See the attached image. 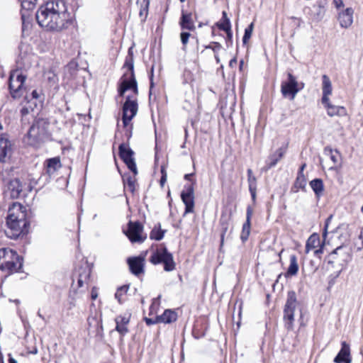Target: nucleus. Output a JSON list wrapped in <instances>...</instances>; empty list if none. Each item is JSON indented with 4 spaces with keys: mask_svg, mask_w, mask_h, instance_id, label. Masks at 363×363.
<instances>
[{
    "mask_svg": "<svg viewBox=\"0 0 363 363\" xmlns=\"http://www.w3.org/2000/svg\"><path fill=\"white\" fill-rule=\"evenodd\" d=\"M320 245V238L317 233H313L308 238L306 244V252L308 253Z\"/></svg>",
    "mask_w": 363,
    "mask_h": 363,
    "instance_id": "7c9ffc66",
    "label": "nucleus"
},
{
    "mask_svg": "<svg viewBox=\"0 0 363 363\" xmlns=\"http://www.w3.org/2000/svg\"><path fill=\"white\" fill-rule=\"evenodd\" d=\"M306 179L305 175H297L296 179L294 184V188L296 189V192L298 189L306 191Z\"/></svg>",
    "mask_w": 363,
    "mask_h": 363,
    "instance_id": "e433bc0d",
    "label": "nucleus"
},
{
    "mask_svg": "<svg viewBox=\"0 0 363 363\" xmlns=\"http://www.w3.org/2000/svg\"><path fill=\"white\" fill-rule=\"evenodd\" d=\"M161 173H162V176H161L160 182V185L162 186H163L164 183L167 181V173H166L165 170L163 168H162V169H161Z\"/></svg>",
    "mask_w": 363,
    "mask_h": 363,
    "instance_id": "49530a36",
    "label": "nucleus"
},
{
    "mask_svg": "<svg viewBox=\"0 0 363 363\" xmlns=\"http://www.w3.org/2000/svg\"><path fill=\"white\" fill-rule=\"evenodd\" d=\"M252 215V209L250 206H247L246 211V221L242 225L240 239L242 242H245L250 234L251 217Z\"/></svg>",
    "mask_w": 363,
    "mask_h": 363,
    "instance_id": "412c9836",
    "label": "nucleus"
},
{
    "mask_svg": "<svg viewBox=\"0 0 363 363\" xmlns=\"http://www.w3.org/2000/svg\"><path fill=\"white\" fill-rule=\"evenodd\" d=\"M144 320L147 325H152L160 323L158 315L155 319L145 317L144 318Z\"/></svg>",
    "mask_w": 363,
    "mask_h": 363,
    "instance_id": "a18cd8bd",
    "label": "nucleus"
},
{
    "mask_svg": "<svg viewBox=\"0 0 363 363\" xmlns=\"http://www.w3.org/2000/svg\"><path fill=\"white\" fill-rule=\"evenodd\" d=\"M125 182L126 185L128 186V189L131 192H133L135 191V181H134V179L130 176H128L126 178V180H125Z\"/></svg>",
    "mask_w": 363,
    "mask_h": 363,
    "instance_id": "c03bdc74",
    "label": "nucleus"
},
{
    "mask_svg": "<svg viewBox=\"0 0 363 363\" xmlns=\"http://www.w3.org/2000/svg\"><path fill=\"white\" fill-rule=\"evenodd\" d=\"M306 164L305 163H304V164H303L300 167V168H299V169H298V172L297 175H304V174H303V170H304V169L306 168Z\"/></svg>",
    "mask_w": 363,
    "mask_h": 363,
    "instance_id": "603ef678",
    "label": "nucleus"
},
{
    "mask_svg": "<svg viewBox=\"0 0 363 363\" xmlns=\"http://www.w3.org/2000/svg\"><path fill=\"white\" fill-rule=\"evenodd\" d=\"M254 28V23H251L245 29L244 35L242 37V43L244 45L247 44L250 38H251L252 31Z\"/></svg>",
    "mask_w": 363,
    "mask_h": 363,
    "instance_id": "4c0bfd02",
    "label": "nucleus"
},
{
    "mask_svg": "<svg viewBox=\"0 0 363 363\" xmlns=\"http://www.w3.org/2000/svg\"><path fill=\"white\" fill-rule=\"evenodd\" d=\"M289 261L290 264L285 274L286 277L295 276L298 272L299 267L297 262V257L295 255H291Z\"/></svg>",
    "mask_w": 363,
    "mask_h": 363,
    "instance_id": "cd10ccee",
    "label": "nucleus"
},
{
    "mask_svg": "<svg viewBox=\"0 0 363 363\" xmlns=\"http://www.w3.org/2000/svg\"><path fill=\"white\" fill-rule=\"evenodd\" d=\"M224 32H225L226 35H227V38H226V43H232L233 42V32H232V30L231 28L229 30H223Z\"/></svg>",
    "mask_w": 363,
    "mask_h": 363,
    "instance_id": "de8ad7c7",
    "label": "nucleus"
},
{
    "mask_svg": "<svg viewBox=\"0 0 363 363\" xmlns=\"http://www.w3.org/2000/svg\"><path fill=\"white\" fill-rule=\"evenodd\" d=\"M61 167L60 160L58 157L47 160V172L51 175Z\"/></svg>",
    "mask_w": 363,
    "mask_h": 363,
    "instance_id": "c756f323",
    "label": "nucleus"
},
{
    "mask_svg": "<svg viewBox=\"0 0 363 363\" xmlns=\"http://www.w3.org/2000/svg\"><path fill=\"white\" fill-rule=\"evenodd\" d=\"M97 297V294L94 291V289L92 288V301L95 300Z\"/></svg>",
    "mask_w": 363,
    "mask_h": 363,
    "instance_id": "bf43d9fd",
    "label": "nucleus"
},
{
    "mask_svg": "<svg viewBox=\"0 0 363 363\" xmlns=\"http://www.w3.org/2000/svg\"><path fill=\"white\" fill-rule=\"evenodd\" d=\"M237 65V59L236 57H233L229 62V67H234Z\"/></svg>",
    "mask_w": 363,
    "mask_h": 363,
    "instance_id": "864d4df0",
    "label": "nucleus"
},
{
    "mask_svg": "<svg viewBox=\"0 0 363 363\" xmlns=\"http://www.w3.org/2000/svg\"><path fill=\"white\" fill-rule=\"evenodd\" d=\"M216 26L220 30H229L231 28V23L230 18L228 17L227 12L223 11L222 12V18L220 21L216 23Z\"/></svg>",
    "mask_w": 363,
    "mask_h": 363,
    "instance_id": "2f4dec72",
    "label": "nucleus"
},
{
    "mask_svg": "<svg viewBox=\"0 0 363 363\" xmlns=\"http://www.w3.org/2000/svg\"><path fill=\"white\" fill-rule=\"evenodd\" d=\"M127 166V167L134 174H138L136 163L135 162V160H133L131 161L127 162L125 163Z\"/></svg>",
    "mask_w": 363,
    "mask_h": 363,
    "instance_id": "37998d69",
    "label": "nucleus"
},
{
    "mask_svg": "<svg viewBox=\"0 0 363 363\" xmlns=\"http://www.w3.org/2000/svg\"><path fill=\"white\" fill-rule=\"evenodd\" d=\"M118 152L119 156L124 163L134 160V152L130 147H127L124 143L119 145Z\"/></svg>",
    "mask_w": 363,
    "mask_h": 363,
    "instance_id": "393cba45",
    "label": "nucleus"
},
{
    "mask_svg": "<svg viewBox=\"0 0 363 363\" xmlns=\"http://www.w3.org/2000/svg\"><path fill=\"white\" fill-rule=\"evenodd\" d=\"M130 288V284H125L121 286H119L115 294V298L117 299L118 302L120 304H122L123 303V300L122 298L123 296L125 294H127L128 289Z\"/></svg>",
    "mask_w": 363,
    "mask_h": 363,
    "instance_id": "c9c22d12",
    "label": "nucleus"
},
{
    "mask_svg": "<svg viewBox=\"0 0 363 363\" xmlns=\"http://www.w3.org/2000/svg\"><path fill=\"white\" fill-rule=\"evenodd\" d=\"M323 252V245H320V247L314 251L315 256L319 257Z\"/></svg>",
    "mask_w": 363,
    "mask_h": 363,
    "instance_id": "3c124183",
    "label": "nucleus"
},
{
    "mask_svg": "<svg viewBox=\"0 0 363 363\" xmlns=\"http://www.w3.org/2000/svg\"><path fill=\"white\" fill-rule=\"evenodd\" d=\"M304 84L298 83L291 72L287 73V80L281 82V92L284 97H289L291 100L294 99L297 93L303 89Z\"/></svg>",
    "mask_w": 363,
    "mask_h": 363,
    "instance_id": "423d86ee",
    "label": "nucleus"
},
{
    "mask_svg": "<svg viewBox=\"0 0 363 363\" xmlns=\"http://www.w3.org/2000/svg\"><path fill=\"white\" fill-rule=\"evenodd\" d=\"M327 4L328 0H318L315 4L313 6L311 11L315 21H320L323 18L326 11Z\"/></svg>",
    "mask_w": 363,
    "mask_h": 363,
    "instance_id": "aec40b11",
    "label": "nucleus"
},
{
    "mask_svg": "<svg viewBox=\"0 0 363 363\" xmlns=\"http://www.w3.org/2000/svg\"><path fill=\"white\" fill-rule=\"evenodd\" d=\"M150 262L154 265L163 264L165 272H172L176 267L172 254L168 251L164 244H161L160 247L152 254Z\"/></svg>",
    "mask_w": 363,
    "mask_h": 363,
    "instance_id": "39448f33",
    "label": "nucleus"
},
{
    "mask_svg": "<svg viewBox=\"0 0 363 363\" xmlns=\"http://www.w3.org/2000/svg\"><path fill=\"white\" fill-rule=\"evenodd\" d=\"M143 225L139 221H129L128 223V229L124 230V233L132 242H143L146 237L142 236Z\"/></svg>",
    "mask_w": 363,
    "mask_h": 363,
    "instance_id": "1a4fd4ad",
    "label": "nucleus"
},
{
    "mask_svg": "<svg viewBox=\"0 0 363 363\" xmlns=\"http://www.w3.org/2000/svg\"><path fill=\"white\" fill-rule=\"evenodd\" d=\"M335 152L336 155H340V152L337 150H335Z\"/></svg>",
    "mask_w": 363,
    "mask_h": 363,
    "instance_id": "774afa93",
    "label": "nucleus"
},
{
    "mask_svg": "<svg viewBox=\"0 0 363 363\" xmlns=\"http://www.w3.org/2000/svg\"><path fill=\"white\" fill-rule=\"evenodd\" d=\"M153 69H154V67H152L151 69V76H150V98L151 97L152 89L154 86L153 79H152L153 78Z\"/></svg>",
    "mask_w": 363,
    "mask_h": 363,
    "instance_id": "09e8293b",
    "label": "nucleus"
},
{
    "mask_svg": "<svg viewBox=\"0 0 363 363\" xmlns=\"http://www.w3.org/2000/svg\"><path fill=\"white\" fill-rule=\"evenodd\" d=\"M243 65H244V61L243 60H241L240 61V63H239V68H240V70L241 71L242 69V67H243Z\"/></svg>",
    "mask_w": 363,
    "mask_h": 363,
    "instance_id": "052dcab7",
    "label": "nucleus"
},
{
    "mask_svg": "<svg viewBox=\"0 0 363 363\" xmlns=\"http://www.w3.org/2000/svg\"><path fill=\"white\" fill-rule=\"evenodd\" d=\"M220 247H223L224 242V237L228 230V218L225 216L222 215L220 218Z\"/></svg>",
    "mask_w": 363,
    "mask_h": 363,
    "instance_id": "72a5a7b5",
    "label": "nucleus"
},
{
    "mask_svg": "<svg viewBox=\"0 0 363 363\" xmlns=\"http://www.w3.org/2000/svg\"><path fill=\"white\" fill-rule=\"evenodd\" d=\"M131 274L138 277L145 272V257L142 255L130 257L126 260Z\"/></svg>",
    "mask_w": 363,
    "mask_h": 363,
    "instance_id": "ddd939ff",
    "label": "nucleus"
},
{
    "mask_svg": "<svg viewBox=\"0 0 363 363\" xmlns=\"http://www.w3.org/2000/svg\"><path fill=\"white\" fill-rule=\"evenodd\" d=\"M123 68H127L130 72V75L129 77H126L127 74L125 73L123 75L118 89V95L123 96L125 92L128 90H132L137 94L138 91V83L134 73V58L132 47L128 49Z\"/></svg>",
    "mask_w": 363,
    "mask_h": 363,
    "instance_id": "7ed1b4c3",
    "label": "nucleus"
},
{
    "mask_svg": "<svg viewBox=\"0 0 363 363\" xmlns=\"http://www.w3.org/2000/svg\"><path fill=\"white\" fill-rule=\"evenodd\" d=\"M330 259L329 264H333L335 262L347 263L351 259L350 249L345 245H342L336 247L329 255Z\"/></svg>",
    "mask_w": 363,
    "mask_h": 363,
    "instance_id": "f8f14e48",
    "label": "nucleus"
},
{
    "mask_svg": "<svg viewBox=\"0 0 363 363\" xmlns=\"http://www.w3.org/2000/svg\"><path fill=\"white\" fill-rule=\"evenodd\" d=\"M37 352H38L37 349H35V350H33V354H36Z\"/></svg>",
    "mask_w": 363,
    "mask_h": 363,
    "instance_id": "338daca9",
    "label": "nucleus"
},
{
    "mask_svg": "<svg viewBox=\"0 0 363 363\" xmlns=\"http://www.w3.org/2000/svg\"><path fill=\"white\" fill-rule=\"evenodd\" d=\"M138 111V103L136 101L130 99V96H127L123 106L122 121L123 125L127 126L130 121L134 118Z\"/></svg>",
    "mask_w": 363,
    "mask_h": 363,
    "instance_id": "9b49d317",
    "label": "nucleus"
},
{
    "mask_svg": "<svg viewBox=\"0 0 363 363\" xmlns=\"http://www.w3.org/2000/svg\"><path fill=\"white\" fill-rule=\"evenodd\" d=\"M247 182L252 199L255 201L256 199L257 179L252 174V170L251 169H247Z\"/></svg>",
    "mask_w": 363,
    "mask_h": 363,
    "instance_id": "c85d7f7f",
    "label": "nucleus"
},
{
    "mask_svg": "<svg viewBox=\"0 0 363 363\" xmlns=\"http://www.w3.org/2000/svg\"><path fill=\"white\" fill-rule=\"evenodd\" d=\"M186 184L181 193V199L185 205L184 214L190 213L194 208V184Z\"/></svg>",
    "mask_w": 363,
    "mask_h": 363,
    "instance_id": "9d476101",
    "label": "nucleus"
},
{
    "mask_svg": "<svg viewBox=\"0 0 363 363\" xmlns=\"http://www.w3.org/2000/svg\"><path fill=\"white\" fill-rule=\"evenodd\" d=\"M130 314L128 315H118L116 316L115 321L116 323V330L118 332V333L121 336H124L128 333V328L127 325L130 322Z\"/></svg>",
    "mask_w": 363,
    "mask_h": 363,
    "instance_id": "f3484780",
    "label": "nucleus"
},
{
    "mask_svg": "<svg viewBox=\"0 0 363 363\" xmlns=\"http://www.w3.org/2000/svg\"><path fill=\"white\" fill-rule=\"evenodd\" d=\"M297 299L294 291H289L287 293V298L284 308V320L286 328L291 330L294 321V312L296 308Z\"/></svg>",
    "mask_w": 363,
    "mask_h": 363,
    "instance_id": "0eeeda50",
    "label": "nucleus"
},
{
    "mask_svg": "<svg viewBox=\"0 0 363 363\" xmlns=\"http://www.w3.org/2000/svg\"><path fill=\"white\" fill-rule=\"evenodd\" d=\"M0 363H4L3 356L1 352H0Z\"/></svg>",
    "mask_w": 363,
    "mask_h": 363,
    "instance_id": "0e129e2a",
    "label": "nucleus"
},
{
    "mask_svg": "<svg viewBox=\"0 0 363 363\" xmlns=\"http://www.w3.org/2000/svg\"><path fill=\"white\" fill-rule=\"evenodd\" d=\"M26 215V207L18 202H13L9 207L5 230L8 238L16 240L23 233L27 225Z\"/></svg>",
    "mask_w": 363,
    "mask_h": 363,
    "instance_id": "f03ea898",
    "label": "nucleus"
},
{
    "mask_svg": "<svg viewBox=\"0 0 363 363\" xmlns=\"http://www.w3.org/2000/svg\"><path fill=\"white\" fill-rule=\"evenodd\" d=\"M193 176H194V173L186 174L184 175V179L188 180V181H191V178Z\"/></svg>",
    "mask_w": 363,
    "mask_h": 363,
    "instance_id": "4d7b16f0",
    "label": "nucleus"
},
{
    "mask_svg": "<svg viewBox=\"0 0 363 363\" xmlns=\"http://www.w3.org/2000/svg\"><path fill=\"white\" fill-rule=\"evenodd\" d=\"M38 129H39L38 125H36V124H33V125L30 127V130H29V131H28V136L29 138H37V133H38Z\"/></svg>",
    "mask_w": 363,
    "mask_h": 363,
    "instance_id": "79ce46f5",
    "label": "nucleus"
},
{
    "mask_svg": "<svg viewBox=\"0 0 363 363\" xmlns=\"http://www.w3.org/2000/svg\"><path fill=\"white\" fill-rule=\"evenodd\" d=\"M38 24L48 31L61 32L73 23L64 0H52L40 6L36 13Z\"/></svg>",
    "mask_w": 363,
    "mask_h": 363,
    "instance_id": "f257e3e1",
    "label": "nucleus"
},
{
    "mask_svg": "<svg viewBox=\"0 0 363 363\" xmlns=\"http://www.w3.org/2000/svg\"><path fill=\"white\" fill-rule=\"evenodd\" d=\"M333 4L337 9H339L344 6L342 0H333Z\"/></svg>",
    "mask_w": 363,
    "mask_h": 363,
    "instance_id": "8fccbe9b",
    "label": "nucleus"
},
{
    "mask_svg": "<svg viewBox=\"0 0 363 363\" xmlns=\"http://www.w3.org/2000/svg\"><path fill=\"white\" fill-rule=\"evenodd\" d=\"M221 44L218 42H212L211 44L206 46V49H211L214 54L218 53L221 50Z\"/></svg>",
    "mask_w": 363,
    "mask_h": 363,
    "instance_id": "ea45409f",
    "label": "nucleus"
},
{
    "mask_svg": "<svg viewBox=\"0 0 363 363\" xmlns=\"http://www.w3.org/2000/svg\"><path fill=\"white\" fill-rule=\"evenodd\" d=\"M324 153L327 155H329L330 160L335 164L337 162V157L335 155L333 154V150L330 146H326L324 148Z\"/></svg>",
    "mask_w": 363,
    "mask_h": 363,
    "instance_id": "a19ab883",
    "label": "nucleus"
},
{
    "mask_svg": "<svg viewBox=\"0 0 363 363\" xmlns=\"http://www.w3.org/2000/svg\"><path fill=\"white\" fill-rule=\"evenodd\" d=\"M31 95L33 99H38L40 97L39 93L36 90H33Z\"/></svg>",
    "mask_w": 363,
    "mask_h": 363,
    "instance_id": "5fc2aeb1",
    "label": "nucleus"
},
{
    "mask_svg": "<svg viewBox=\"0 0 363 363\" xmlns=\"http://www.w3.org/2000/svg\"><path fill=\"white\" fill-rule=\"evenodd\" d=\"M11 142L5 138L0 137V162H5L11 156Z\"/></svg>",
    "mask_w": 363,
    "mask_h": 363,
    "instance_id": "2eb2a0df",
    "label": "nucleus"
},
{
    "mask_svg": "<svg viewBox=\"0 0 363 363\" xmlns=\"http://www.w3.org/2000/svg\"><path fill=\"white\" fill-rule=\"evenodd\" d=\"M22 191V185L19 179H14L10 181L8 184V190L6 193H9L10 197L16 199L19 196Z\"/></svg>",
    "mask_w": 363,
    "mask_h": 363,
    "instance_id": "5701e85b",
    "label": "nucleus"
},
{
    "mask_svg": "<svg viewBox=\"0 0 363 363\" xmlns=\"http://www.w3.org/2000/svg\"><path fill=\"white\" fill-rule=\"evenodd\" d=\"M29 108L32 109L33 108L31 106H29L28 108V107H23L22 109H21V113L23 115H26V114H28V112H29Z\"/></svg>",
    "mask_w": 363,
    "mask_h": 363,
    "instance_id": "6e6d98bb",
    "label": "nucleus"
},
{
    "mask_svg": "<svg viewBox=\"0 0 363 363\" xmlns=\"http://www.w3.org/2000/svg\"><path fill=\"white\" fill-rule=\"evenodd\" d=\"M309 184L312 190L313 191L315 196L317 198H320L322 196L324 191V184L323 180L320 178H315L311 180Z\"/></svg>",
    "mask_w": 363,
    "mask_h": 363,
    "instance_id": "bb28decb",
    "label": "nucleus"
},
{
    "mask_svg": "<svg viewBox=\"0 0 363 363\" xmlns=\"http://www.w3.org/2000/svg\"><path fill=\"white\" fill-rule=\"evenodd\" d=\"M91 274V268H88L87 272L84 274H80L78 279L79 287H87L89 284V277Z\"/></svg>",
    "mask_w": 363,
    "mask_h": 363,
    "instance_id": "f704fd0d",
    "label": "nucleus"
},
{
    "mask_svg": "<svg viewBox=\"0 0 363 363\" xmlns=\"http://www.w3.org/2000/svg\"><path fill=\"white\" fill-rule=\"evenodd\" d=\"M158 316L160 323L167 324L175 322L177 319V313L171 309H166L162 315Z\"/></svg>",
    "mask_w": 363,
    "mask_h": 363,
    "instance_id": "a878e982",
    "label": "nucleus"
},
{
    "mask_svg": "<svg viewBox=\"0 0 363 363\" xmlns=\"http://www.w3.org/2000/svg\"><path fill=\"white\" fill-rule=\"evenodd\" d=\"M87 116H88L89 117H91V109H89V112H88V113H87Z\"/></svg>",
    "mask_w": 363,
    "mask_h": 363,
    "instance_id": "69168bd1",
    "label": "nucleus"
},
{
    "mask_svg": "<svg viewBox=\"0 0 363 363\" xmlns=\"http://www.w3.org/2000/svg\"><path fill=\"white\" fill-rule=\"evenodd\" d=\"M166 230L161 229L160 223H157V225L151 230L150 233V238L151 240L160 241L163 239Z\"/></svg>",
    "mask_w": 363,
    "mask_h": 363,
    "instance_id": "473e14b6",
    "label": "nucleus"
},
{
    "mask_svg": "<svg viewBox=\"0 0 363 363\" xmlns=\"http://www.w3.org/2000/svg\"><path fill=\"white\" fill-rule=\"evenodd\" d=\"M284 153L285 150L282 147H279L274 153L270 155L266 161V166L264 167V170L267 172L276 166L278 162L284 157Z\"/></svg>",
    "mask_w": 363,
    "mask_h": 363,
    "instance_id": "4be33fe9",
    "label": "nucleus"
},
{
    "mask_svg": "<svg viewBox=\"0 0 363 363\" xmlns=\"http://www.w3.org/2000/svg\"><path fill=\"white\" fill-rule=\"evenodd\" d=\"M9 361V363H17L16 360H15L12 357H10Z\"/></svg>",
    "mask_w": 363,
    "mask_h": 363,
    "instance_id": "680f3d73",
    "label": "nucleus"
},
{
    "mask_svg": "<svg viewBox=\"0 0 363 363\" xmlns=\"http://www.w3.org/2000/svg\"><path fill=\"white\" fill-rule=\"evenodd\" d=\"M214 57H215V60H216V62H217L218 64V63H220V57H219V56H218V53L214 54Z\"/></svg>",
    "mask_w": 363,
    "mask_h": 363,
    "instance_id": "13d9d810",
    "label": "nucleus"
},
{
    "mask_svg": "<svg viewBox=\"0 0 363 363\" xmlns=\"http://www.w3.org/2000/svg\"><path fill=\"white\" fill-rule=\"evenodd\" d=\"M26 77L19 70L13 71L9 77V89L13 98L18 99L25 92L23 83Z\"/></svg>",
    "mask_w": 363,
    "mask_h": 363,
    "instance_id": "6e6552de",
    "label": "nucleus"
},
{
    "mask_svg": "<svg viewBox=\"0 0 363 363\" xmlns=\"http://www.w3.org/2000/svg\"><path fill=\"white\" fill-rule=\"evenodd\" d=\"M323 79V96L321 102H327L329 101L328 96L332 94V84L329 77L326 74H323L322 77Z\"/></svg>",
    "mask_w": 363,
    "mask_h": 363,
    "instance_id": "b1692460",
    "label": "nucleus"
},
{
    "mask_svg": "<svg viewBox=\"0 0 363 363\" xmlns=\"http://www.w3.org/2000/svg\"><path fill=\"white\" fill-rule=\"evenodd\" d=\"M325 108L327 109V113L329 116H345L347 115V110L344 106H335L330 102H322Z\"/></svg>",
    "mask_w": 363,
    "mask_h": 363,
    "instance_id": "6ab92c4d",
    "label": "nucleus"
},
{
    "mask_svg": "<svg viewBox=\"0 0 363 363\" xmlns=\"http://www.w3.org/2000/svg\"><path fill=\"white\" fill-rule=\"evenodd\" d=\"M22 267V260L18 255L9 248L0 249V269L17 272Z\"/></svg>",
    "mask_w": 363,
    "mask_h": 363,
    "instance_id": "20e7f679",
    "label": "nucleus"
},
{
    "mask_svg": "<svg viewBox=\"0 0 363 363\" xmlns=\"http://www.w3.org/2000/svg\"><path fill=\"white\" fill-rule=\"evenodd\" d=\"M179 23L182 30L193 31L196 29V26L192 18V13L188 12L184 9L182 10Z\"/></svg>",
    "mask_w": 363,
    "mask_h": 363,
    "instance_id": "4468645a",
    "label": "nucleus"
},
{
    "mask_svg": "<svg viewBox=\"0 0 363 363\" xmlns=\"http://www.w3.org/2000/svg\"><path fill=\"white\" fill-rule=\"evenodd\" d=\"M350 349L346 342H342V347L337 354L334 359L335 363H351Z\"/></svg>",
    "mask_w": 363,
    "mask_h": 363,
    "instance_id": "dca6fc26",
    "label": "nucleus"
},
{
    "mask_svg": "<svg viewBox=\"0 0 363 363\" xmlns=\"http://www.w3.org/2000/svg\"><path fill=\"white\" fill-rule=\"evenodd\" d=\"M354 10L352 8H347L342 12L339 13L338 20L340 26L342 28H348L353 23Z\"/></svg>",
    "mask_w": 363,
    "mask_h": 363,
    "instance_id": "a211bd4d",
    "label": "nucleus"
},
{
    "mask_svg": "<svg viewBox=\"0 0 363 363\" xmlns=\"http://www.w3.org/2000/svg\"><path fill=\"white\" fill-rule=\"evenodd\" d=\"M191 36V34L189 32L183 31L180 33V40L183 45L182 50H186V46L188 43L189 38Z\"/></svg>",
    "mask_w": 363,
    "mask_h": 363,
    "instance_id": "58836bf2",
    "label": "nucleus"
},
{
    "mask_svg": "<svg viewBox=\"0 0 363 363\" xmlns=\"http://www.w3.org/2000/svg\"><path fill=\"white\" fill-rule=\"evenodd\" d=\"M327 228H328V225H326L325 227V232L323 233L324 237H325L327 235Z\"/></svg>",
    "mask_w": 363,
    "mask_h": 363,
    "instance_id": "e2e57ef3",
    "label": "nucleus"
}]
</instances>
